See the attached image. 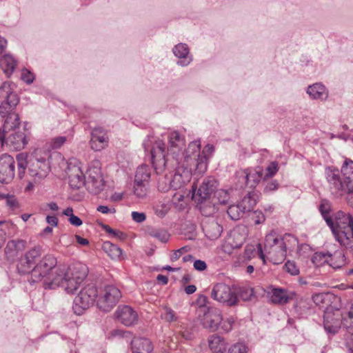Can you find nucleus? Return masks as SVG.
<instances>
[{
    "label": "nucleus",
    "mask_w": 353,
    "mask_h": 353,
    "mask_svg": "<svg viewBox=\"0 0 353 353\" xmlns=\"http://www.w3.org/2000/svg\"><path fill=\"white\" fill-rule=\"evenodd\" d=\"M345 345L349 353H353V333L346 336Z\"/></svg>",
    "instance_id": "nucleus-59"
},
{
    "label": "nucleus",
    "mask_w": 353,
    "mask_h": 353,
    "mask_svg": "<svg viewBox=\"0 0 353 353\" xmlns=\"http://www.w3.org/2000/svg\"><path fill=\"white\" fill-rule=\"evenodd\" d=\"M15 174V161L14 158L8 154H3L0 157V182L8 183Z\"/></svg>",
    "instance_id": "nucleus-17"
},
{
    "label": "nucleus",
    "mask_w": 353,
    "mask_h": 353,
    "mask_svg": "<svg viewBox=\"0 0 353 353\" xmlns=\"http://www.w3.org/2000/svg\"><path fill=\"white\" fill-rule=\"evenodd\" d=\"M150 179V169L148 165H141L137 169L134 181L137 183H149Z\"/></svg>",
    "instance_id": "nucleus-32"
},
{
    "label": "nucleus",
    "mask_w": 353,
    "mask_h": 353,
    "mask_svg": "<svg viewBox=\"0 0 353 353\" xmlns=\"http://www.w3.org/2000/svg\"><path fill=\"white\" fill-rule=\"evenodd\" d=\"M234 323L235 319L232 316L226 318L225 319H223V321L219 325V329H221L224 333H228L232 330Z\"/></svg>",
    "instance_id": "nucleus-44"
},
{
    "label": "nucleus",
    "mask_w": 353,
    "mask_h": 353,
    "mask_svg": "<svg viewBox=\"0 0 353 353\" xmlns=\"http://www.w3.org/2000/svg\"><path fill=\"white\" fill-rule=\"evenodd\" d=\"M252 219L255 224H261L265 221V216L261 211H254Z\"/></svg>",
    "instance_id": "nucleus-57"
},
{
    "label": "nucleus",
    "mask_w": 353,
    "mask_h": 353,
    "mask_svg": "<svg viewBox=\"0 0 353 353\" xmlns=\"http://www.w3.org/2000/svg\"><path fill=\"white\" fill-rule=\"evenodd\" d=\"M174 54L179 59L178 65L186 66L192 61V57L189 54V48L185 43H179L173 48Z\"/></svg>",
    "instance_id": "nucleus-23"
},
{
    "label": "nucleus",
    "mask_w": 353,
    "mask_h": 353,
    "mask_svg": "<svg viewBox=\"0 0 353 353\" xmlns=\"http://www.w3.org/2000/svg\"><path fill=\"white\" fill-rule=\"evenodd\" d=\"M28 171L36 183L46 177L50 172V166L46 159L33 157L29 159Z\"/></svg>",
    "instance_id": "nucleus-14"
},
{
    "label": "nucleus",
    "mask_w": 353,
    "mask_h": 353,
    "mask_svg": "<svg viewBox=\"0 0 353 353\" xmlns=\"http://www.w3.org/2000/svg\"><path fill=\"white\" fill-rule=\"evenodd\" d=\"M90 146L95 151L103 149L108 143V138L106 132L101 127H96L91 132Z\"/></svg>",
    "instance_id": "nucleus-21"
},
{
    "label": "nucleus",
    "mask_w": 353,
    "mask_h": 353,
    "mask_svg": "<svg viewBox=\"0 0 353 353\" xmlns=\"http://www.w3.org/2000/svg\"><path fill=\"white\" fill-rule=\"evenodd\" d=\"M16 65V60L9 54L3 55L0 59V66L8 77L14 72Z\"/></svg>",
    "instance_id": "nucleus-30"
},
{
    "label": "nucleus",
    "mask_w": 353,
    "mask_h": 353,
    "mask_svg": "<svg viewBox=\"0 0 353 353\" xmlns=\"http://www.w3.org/2000/svg\"><path fill=\"white\" fill-rule=\"evenodd\" d=\"M21 79L23 81L26 82L27 83H31L34 81V76L31 72H30L27 70H23L21 74Z\"/></svg>",
    "instance_id": "nucleus-58"
},
{
    "label": "nucleus",
    "mask_w": 353,
    "mask_h": 353,
    "mask_svg": "<svg viewBox=\"0 0 353 353\" xmlns=\"http://www.w3.org/2000/svg\"><path fill=\"white\" fill-rule=\"evenodd\" d=\"M148 233L150 236L154 237L163 243L167 242L169 239L168 233L164 230L150 228L148 230Z\"/></svg>",
    "instance_id": "nucleus-37"
},
{
    "label": "nucleus",
    "mask_w": 353,
    "mask_h": 353,
    "mask_svg": "<svg viewBox=\"0 0 353 353\" xmlns=\"http://www.w3.org/2000/svg\"><path fill=\"white\" fill-rule=\"evenodd\" d=\"M67 174L68 183L72 190H79L85 186V178L77 161L69 162Z\"/></svg>",
    "instance_id": "nucleus-16"
},
{
    "label": "nucleus",
    "mask_w": 353,
    "mask_h": 353,
    "mask_svg": "<svg viewBox=\"0 0 353 353\" xmlns=\"http://www.w3.org/2000/svg\"><path fill=\"white\" fill-rule=\"evenodd\" d=\"M193 159L196 161L194 174H203L205 173L208 168V157L204 153V151L201 153L199 152L197 155H194Z\"/></svg>",
    "instance_id": "nucleus-31"
},
{
    "label": "nucleus",
    "mask_w": 353,
    "mask_h": 353,
    "mask_svg": "<svg viewBox=\"0 0 353 353\" xmlns=\"http://www.w3.org/2000/svg\"><path fill=\"white\" fill-rule=\"evenodd\" d=\"M170 208L168 206V205L164 203L157 205L154 208L155 214L161 218L165 216V214L168 212Z\"/></svg>",
    "instance_id": "nucleus-50"
},
{
    "label": "nucleus",
    "mask_w": 353,
    "mask_h": 353,
    "mask_svg": "<svg viewBox=\"0 0 353 353\" xmlns=\"http://www.w3.org/2000/svg\"><path fill=\"white\" fill-rule=\"evenodd\" d=\"M239 296L244 301H251L252 297L254 296L253 288L249 287L240 288Z\"/></svg>",
    "instance_id": "nucleus-43"
},
{
    "label": "nucleus",
    "mask_w": 353,
    "mask_h": 353,
    "mask_svg": "<svg viewBox=\"0 0 353 353\" xmlns=\"http://www.w3.org/2000/svg\"><path fill=\"white\" fill-rule=\"evenodd\" d=\"M258 199L259 196L257 193L254 191H248L239 203L246 213L251 212L254 209Z\"/></svg>",
    "instance_id": "nucleus-28"
},
{
    "label": "nucleus",
    "mask_w": 353,
    "mask_h": 353,
    "mask_svg": "<svg viewBox=\"0 0 353 353\" xmlns=\"http://www.w3.org/2000/svg\"><path fill=\"white\" fill-rule=\"evenodd\" d=\"M248 347L243 343H236L228 350V353H247Z\"/></svg>",
    "instance_id": "nucleus-49"
},
{
    "label": "nucleus",
    "mask_w": 353,
    "mask_h": 353,
    "mask_svg": "<svg viewBox=\"0 0 353 353\" xmlns=\"http://www.w3.org/2000/svg\"><path fill=\"white\" fill-rule=\"evenodd\" d=\"M298 243L297 238L291 234L281 236L271 231L265 236L263 248L261 244L257 245V253L264 263L267 257L274 264H280L285 259L288 252H292Z\"/></svg>",
    "instance_id": "nucleus-3"
},
{
    "label": "nucleus",
    "mask_w": 353,
    "mask_h": 353,
    "mask_svg": "<svg viewBox=\"0 0 353 353\" xmlns=\"http://www.w3.org/2000/svg\"><path fill=\"white\" fill-rule=\"evenodd\" d=\"M227 213L232 220H239L245 214L241 206L237 204L230 205L227 210Z\"/></svg>",
    "instance_id": "nucleus-36"
},
{
    "label": "nucleus",
    "mask_w": 353,
    "mask_h": 353,
    "mask_svg": "<svg viewBox=\"0 0 353 353\" xmlns=\"http://www.w3.org/2000/svg\"><path fill=\"white\" fill-rule=\"evenodd\" d=\"M97 296L98 291L94 285L90 283L85 285L74 299V312L77 315L82 314L94 304Z\"/></svg>",
    "instance_id": "nucleus-7"
},
{
    "label": "nucleus",
    "mask_w": 353,
    "mask_h": 353,
    "mask_svg": "<svg viewBox=\"0 0 353 353\" xmlns=\"http://www.w3.org/2000/svg\"><path fill=\"white\" fill-rule=\"evenodd\" d=\"M85 265L77 263L68 266L57 265L43 284L45 289H55L59 286L65 288L68 293L73 294L88 275Z\"/></svg>",
    "instance_id": "nucleus-2"
},
{
    "label": "nucleus",
    "mask_w": 353,
    "mask_h": 353,
    "mask_svg": "<svg viewBox=\"0 0 353 353\" xmlns=\"http://www.w3.org/2000/svg\"><path fill=\"white\" fill-rule=\"evenodd\" d=\"M16 159L18 165V175L22 179L26 172V169L28 168L29 160H28V154L26 153H19L17 155Z\"/></svg>",
    "instance_id": "nucleus-35"
},
{
    "label": "nucleus",
    "mask_w": 353,
    "mask_h": 353,
    "mask_svg": "<svg viewBox=\"0 0 353 353\" xmlns=\"http://www.w3.org/2000/svg\"><path fill=\"white\" fill-rule=\"evenodd\" d=\"M238 183L240 187L254 189L263 179V170L261 168H247L239 171L236 174Z\"/></svg>",
    "instance_id": "nucleus-11"
},
{
    "label": "nucleus",
    "mask_w": 353,
    "mask_h": 353,
    "mask_svg": "<svg viewBox=\"0 0 353 353\" xmlns=\"http://www.w3.org/2000/svg\"><path fill=\"white\" fill-rule=\"evenodd\" d=\"M97 210L102 214H114L116 212V210L114 208H109L106 205H99L97 208Z\"/></svg>",
    "instance_id": "nucleus-61"
},
{
    "label": "nucleus",
    "mask_w": 353,
    "mask_h": 353,
    "mask_svg": "<svg viewBox=\"0 0 353 353\" xmlns=\"http://www.w3.org/2000/svg\"><path fill=\"white\" fill-rule=\"evenodd\" d=\"M279 184L276 180H273L270 182L267 183L265 185L263 192L264 193H270L275 191L279 188Z\"/></svg>",
    "instance_id": "nucleus-53"
},
{
    "label": "nucleus",
    "mask_w": 353,
    "mask_h": 353,
    "mask_svg": "<svg viewBox=\"0 0 353 353\" xmlns=\"http://www.w3.org/2000/svg\"><path fill=\"white\" fill-rule=\"evenodd\" d=\"M230 199V194L229 192L227 190L220 189L216 190L214 194V197L212 199V201H217V203H219L220 204L225 205L228 203V201Z\"/></svg>",
    "instance_id": "nucleus-41"
},
{
    "label": "nucleus",
    "mask_w": 353,
    "mask_h": 353,
    "mask_svg": "<svg viewBox=\"0 0 353 353\" xmlns=\"http://www.w3.org/2000/svg\"><path fill=\"white\" fill-rule=\"evenodd\" d=\"M271 301L274 304L284 305L294 299L296 296L294 292H290L285 289L275 288L270 292Z\"/></svg>",
    "instance_id": "nucleus-22"
},
{
    "label": "nucleus",
    "mask_w": 353,
    "mask_h": 353,
    "mask_svg": "<svg viewBox=\"0 0 353 353\" xmlns=\"http://www.w3.org/2000/svg\"><path fill=\"white\" fill-rule=\"evenodd\" d=\"M132 218L137 223H142L145 220L146 216L143 212H132Z\"/></svg>",
    "instance_id": "nucleus-56"
},
{
    "label": "nucleus",
    "mask_w": 353,
    "mask_h": 353,
    "mask_svg": "<svg viewBox=\"0 0 353 353\" xmlns=\"http://www.w3.org/2000/svg\"><path fill=\"white\" fill-rule=\"evenodd\" d=\"M66 141V137L63 136L57 137L52 139V147L54 149L59 148Z\"/></svg>",
    "instance_id": "nucleus-54"
},
{
    "label": "nucleus",
    "mask_w": 353,
    "mask_h": 353,
    "mask_svg": "<svg viewBox=\"0 0 353 353\" xmlns=\"http://www.w3.org/2000/svg\"><path fill=\"white\" fill-rule=\"evenodd\" d=\"M26 242L21 239L10 240L7 243L5 253L8 258H14L26 248Z\"/></svg>",
    "instance_id": "nucleus-26"
},
{
    "label": "nucleus",
    "mask_w": 353,
    "mask_h": 353,
    "mask_svg": "<svg viewBox=\"0 0 353 353\" xmlns=\"http://www.w3.org/2000/svg\"><path fill=\"white\" fill-rule=\"evenodd\" d=\"M194 268L198 271H203L207 268V265L204 261L198 259L194 262Z\"/></svg>",
    "instance_id": "nucleus-60"
},
{
    "label": "nucleus",
    "mask_w": 353,
    "mask_h": 353,
    "mask_svg": "<svg viewBox=\"0 0 353 353\" xmlns=\"http://www.w3.org/2000/svg\"><path fill=\"white\" fill-rule=\"evenodd\" d=\"M46 221L51 226H57L59 221L57 216L48 215L46 216Z\"/></svg>",
    "instance_id": "nucleus-64"
},
{
    "label": "nucleus",
    "mask_w": 353,
    "mask_h": 353,
    "mask_svg": "<svg viewBox=\"0 0 353 353\" xmlns=\"http://www.w3.org/2000/svg\"><path fill=\"white\" fill-rule=\"evenodd\" d=\"M162 319H163L167 322H174L177 321V316L176 315L175 312L171 309L170 307H165L164 308V312L161 314Z\"/></svg>",
    "instance_id": "nucleus-46"
},
{
    "label": "nucleus",
    "mask_w": 353,
    "mask_h": 353,
    "mask_svg": "<svg viewBox=\"0 0 353 353\" xmlns=\"http://www.w3.org/2000/svg\"><path fill=\"white\" fill-rule=\"evenodd\" d=\"M209 348L214 353H223L227 349V343L223 337L217 334L209 336L208 339Z\"/></svg>",
    "instance_id": "nucleus-27"
},
{
    "label": "nucleus",
    "mask_w": 353,
    "mask_h": 353,
    "mask_svg": "<svg viewBox=\"0 0 353 353\" xmlns=\"http://www.w3.org/2000/svg\"><path fill=\"white\" fill-rule=\"evenodd\" d=\"M185 183V181L183 179L181 174L176 172L172 179L170 181V186L173 190H178L183 187Z\"/></svg>",
    "instance_id": "nucleus-42"
},
{
    "label": "nucleus",
    "mask_w": 353,
    "mask_h": 353,
    "mask_svg": "<svg viewBox=\"0 0 353 353\" xmlns=\"http://www.w3.org/2000/svg\"><path fill=\"white\" fill-rule=\"evenodd\" d=\"M103 250L108 253L112 259H119L122 254V250L110 241L103 243Z\"/></svg>",
    "instance_id": "nucleus-34"
},
{
    "label": "nucleus",
    "mask_w": 353,
    "mask_h": 353,
    "mask_svg": "<svg viewBox=\"0 0 353 353\" xmlns=\"http://www.w3.org/2000/svg\"><path fill=\"white\" fill-rule=\"evenodd\" d=\"M131 348L132 353H151L153 345L150 339L137 337L131 341Z\"/></svg>",
    "instance_id": "nucleus-25"
},
{
    "label": "nucleus",
    "mask_w": 353,
    "mask_h": 353,
    "mask_svg": "<svg viewBox=\"0 0 353 353\" xmlns=\"http://www.w3.org/2000/svg\"><path fill=\"white\" fill-rule=\"evenodd\" d=\"M43 252V250L40 245L34 246L26 252L18 265L19 272L22 274L30 273L34 266L42 259L41 257Z\"/></svg>",
    "instance_id": "nucleus-13"
},
{
    "label": "nucleus",
    "mask_w": 353,
    "mask_h": 353,
    "mask_svg": "<svg viewBox=\"0 0 353 353\" xmlns=\"http://www.w3.org/2000/svg\"><path fill=\"white\" fill-rule=\"evenodd\" d=\"M57 264V259L52 254L45 255L34 266L31 272L30 282L31 283L43 281L48 277L51 272Z\"/></svg>",
    "instance_id": "nucleus-8"
},
{
    "label": "nucleus",
    "mask_w": 353,
    "mask_h": 353,
    "mask_svg": "<svg viewBox=\"0 0 353 353\" xmlns=\"http://www.w3.org/2000/svg\"><path fill=\"white\" fill-rule=\"evenodd\" d=\"M114 318L125 326H132L138 321L137 312L129 305H119L115 312Z\"/></svg>",
    "instance_id": "nucleus-19"
},
{
    "label": "nucleus",
    "mask_w": 353,
    "mask_h": 353,
    "mask_svg": "<svg viewBox=\"0 0 353 353\" xmlns=\"http://www.w3.org/2000/svg\"><path fill=\"white\" fill-rule=\"evenodd\" d=\"M286 271L292 275H298L299 274V269L296 266L295 262L288 261L285 265Z\"/></svg>",
    "instance_id": "nucleus-51"
},
{
    "label": "nucleus",
    "mask_w": 353,
    "mask_h": 353,
    "mask_svg": "<svg viewBox=\"0 0 353 353\" xmlns=\"http://www.w3.org/2000/svg\"><path fill=\"white\" fill-rule=\"evenodd\" d=\"M195 329L192 325L182 327L181 336L185 340H192L194 337Z\"/></svg>",
    "instance_id": "nucleus-45"
},
{
    "label": "nucleus",
    "mask_w": 353,
    "mask_h": 353,
    "mask_svg": "<svg viewBox=\"0 0 353 353\" xmlns=\"http://www.w3.org/2000/svg\"><path fill=\"white\" fill-rule=\"evenodd\" d=\"M203 230L208 239L215 240L221 236L223 228L216 220L212 219L203 223Z\"/></svg>",
    "instance_id": "nucleus-24"
},
{
    "label": "nucleus",
    "mask_w": 353,
    "mask_h": 353,
    "mask_svg": "<svg viewBox=\"0 0 353 353\" xmlns=\"http://www.w3.org/2000/svg\"><path fill=\"white\" fill-rule=\"evenodd\" d=\"M231 239H228L225 243L223 245L224 252L230 253L231 249L240 248L241 247L242 243L233 244L231 242Z\"/></svg>",
    "instance_id": "nucleus-55"
},
{
    "label": "nucleus",
    "mask_w": 353,
    "mask_h": 353,
    "mask_svg": "<svg viewBox=\"0 0 353 353\" xmlns=\"http://www.w3.org/2000/svg\"><path fill=\"white\" fill-rule=\"evenodd\" d=\"M97 305L105 312H110L118 303L121 297L119 289L114 285H109L98 292Z\"/></svg>",
    "instance_id": "nucleus-9"
},
{
    "label": "nucleus",
    "mask_w": 353,
    "mask_h": 353,
    "mask_svg": "<svg viewBox=\"0 0 353 353\" xmlns=\"http://www.w3.org/2000/svg\"><path fill=\"white\" fill-rule=\"evenodd\" d=\"M88 179L85 180V188L90 193L98 194L104 187V181L100 168H90L88 171Z\"/></svg>",
    "instance_id": "nucleus-15"
},
{
    "label": "nucleus",
    "mask_w": 353,
    "mask_h": 353,
    "mask_svg": "<svg viewBox=\"0 0 353 353\" xmlns=\"http://www.w3.org/2000/svg\"><path fill=\"white\" fill-rule=\"evenodd\" d=\"M68 221L72 225L77 227L81 225L83 223L81 219L74 214L69 218Z\"/></svg>",
    "instance_id": "nucleus-62"
},
{
    "label": "nucleus",
    "mask_w": 353,
    "mask_h": 353,
    "mask_svg": "<svg viewBox=\"0 0 353 353\" xmlns=\"http://www.w3.org/2000/svg\"><path fill=\"white\" fill-rule=\"evenodd\" d=\"M212 205H208V201H204L202 203H200V211L203 216H210L216 212V202L212 201Z\"/></svg>",
    "instance_id": "nucleus-40"
},
{
    "label": "nucleus",
    "mask_w": 353,
    "mask_h": 353,
    "mask_svg": "<svg viewBox=\"0 0 353 353\" xmlns=\"http://www.w3.org/2000/svg\"><path fill=\"white\" fill-rule=\"evenodd\" d=\"M148 183H137V181L134 182V194L139 199H143L146 196L148 190Z\"/></svg>",
    "instance_id": "nucleus-38"
},
{
    "label": "nucleus",
    "mask_w": 353,
    "mask_h": 353,
    "mask_svg": "<svg viewBox=\"0 0 353 353\" xmlns=\"http://www.w3.org/2000/svg\"><path fill=\"white\" fill-rule=\"evenodd\" d=\"M296 312L299 315H303L309 310L307 304L304 301H300L299 303L294 305Z\"/></svg>",
    "instance_id": "nucleus-52"
},
{
    "label": "nucleus",
    "mask_w": 353,
    "mask_h": 353,
    "mask_svg": "<svg viewBox=\"0 0 353 353\" xmlns=\"http://www.w3.org/2000/svg\"><path fill=\"white\" fill-rule=\"evenodd\" d=\"M217 186L218 182L214 176L205 178L197 189L196 197H198V202L202 203L210 200L211 195L216 191Z\"/></svg>",
    "instance_id": "nucleus-18"
},
{
    "label": "nucleus",
    "mask_w": 353,
    "mask_h": 353,
    "mask_svg": "<svg viewBox=\"0 0 353 353\" xmlns=\"http://www.w3.org/2000/svg\"><path fill=\"white\" fill-rule=\"evenodd\" d=\"M341 173L343 180L341 179L338 169L328 168L325 171L326 179L333 193L337 196L347 193V199L350 202V196L353 197V161L345 160L341 167Z\"/></svg>",
    "instance_id": "nucleus-5"
},
{
    "label": "nucleus",
    "mask_w": 353,
    "mask_h": 353,
    "mask_svg": "<svg viewBox=\"0 0 353 353\" xmlns=\"http://www.w3.org/2000/svg\"><path fill=\"white\" fill-rule=\"evenodd\" d=\"M212 298L227 306H234L239 302V298L235 292L232 291L230 285L219 283L213 286L211 292Z\"/></svg>",
    "instance_id": "nucleus-10"
},
{
    "label": "nucleus",
    "mask_w": 353,
    "mask_h": 353,
    "mask_svg": "<svg viewBox=\"0 0 353 353\" xmlns=\"http://www.w3.org/2000/svg\"><path fill=\"white\" fill-rule=\"evenodd\" d=\"M332 260V254L329 252H316L312 256L311 261L315 266H322L325 263H330Z\"/></svg>",
    "instance_id": "nucleus-33"
},
{
    "label": "nucleus",
    "mask_w": 353,
    "mask_h": 353,
    "mask_svg": "<svg viewBox=\"0 0 353 353\" xmlns=\"http://www.w3.org/2000/svg\"><path fill=\"white\" fill-rule=\"evenodd\" d=\"M207 302H208V297L203 294H200L196 299V304L199 307L205 306Z\"/></svg>",
    "instance_id": "nucleus-63"
},
{
    "label": "nucleus",
    "mask_w": 353,
    "mask_h": 353,
    "mask_svg": "<svg viewBox=\"0 0 353 353\" xmlns=\"http://www.w3.org/2000/svg\"><path fill=\"white\" fill-rule=\"evenodd\" d=\"M342 312L333 305L326 307L323 315L325 330L331 334H336L341 326Z\"/></svg>",
    "instance_id": "nucleus-12"
},
{
    "label": "nucleus",
    "mask_w": 353,
    "mask_h": 353,
    "mask_svg": "<svg viewBox=\"0 0 353 353\" xmlns=\"http://www.w3.org/2000/svg\"><path fill=\"white\" fill-rule=\"evenodd\" d=\"M222 321L223 316L219 310H208L203 315L202 325L204 328L211 332H216L219 329V325Z\"/></svg>",
    "instance_id": "nucleus-20"
},
{
    "label": "nucleus",
    "mask_w": 353,
    "mask_h": 353,
    "mask_svg": "<svg viewBox=\"0 0 353 353\" xmlns=\"http://www.w3.org/2000/svg\"><path fill=\"white\" fill-rule=\"evenodd\" d=\"M14 85L4 82L0 87V114L6 118L3 125V144L15 150H20L28 144V135L23 132L17 131L19 125V117L12 110L19 103V99L14 92Z\"/></svg>",
    "instance_id": "nucleus-1"
},
{
    "label": "nucleus",
    "mask_w": 353,
    "mask_h": 353,
    "mask_svg": "<svg viewBox=\"0 0 353 353\" xmlns=\"http://www.w3.org/2000/svg\"><path fill=\"white\" fill-rule=\"evenodd\" d=\"M170 151L172 154L166 152L165 144L161 140L155 141L150 149L152 165L157 174H162L165 170L170 171L175 170L179 165V160L174 154L177 149L179 152L184 145V138L176 132H172L169 135Z\"/></svg>",
    "instance_id": "nucleus-4"
},
{
    "label": "nucleus",
    "mask_w": 353,
    "mask_h": 353,
    "mask_svg": "<svg viewBox=\"0 0 353 353\" xmlns=\"http://www.w3.org/2000/svg\"><path fill=\"white\" fill-rule=\"evenodd\" d=\"M278 170V163L276 161L271 162L265 169L266 173L265 174H263V180L269 177H272L276 174Z\"/></svg>",
    "instance_id": "nucleus-47"
},
{
    "label": "nucleus",
    "mask_w": 353,
    "mask_h": 353,
    "mask_svg": "<svg viewBox=\"0 0 353 353\" xmlns=\"http://www.w3.org/2000/svg\"><path fill=\"white\" fill-rule=\"evenodd\" d=\"M341 325L347 330L349 334L353 333V305L347 312V316L342 315Z\"/></svg>",
    "instance_id": "nucleus-39"
},
{
    "label": "nucleus",
    "mask_w": 353,
    "mask_h": 353,
    "mask_svg": "<svg viewBox=\"0 0 353 353\" xmlns=\"http://www.w3.org/2000/svg\"><path fill=\"white\" fill-rule=\"evenodd\" d=\"M323 205H321L320 211L335 238L341 245H347L353 234V217L349 213L339 211L333 219L323 210Z\"/></svg>",
    "instance_id": "nucleus-6"
},
{
    "label": "nucleus",
    "mask_w": 353,
    "mask_h": 353,
    "mask_svg": "<svg viewBox=\"0 0 353 353\" xmlns=\"http://www.w3.org/2000/svg\"><path fill=\"white\" fill-rule=\"evenodd\" d=\"M307 93L314 99H326L327 92L325 87L321 83H314L308 86Z\"/></svg>",
    "instance_id": "nucleus-29"
},
{
    "label": "nucleus",
    "mask_w": 353,
    "mask_h": 353,
    "mask_svg": "<svg viewBox=\"0 0 353 353\" xmlns=\"http://www.w3.org/2000/svg\"><path fill=\"white\" fill-rule=\"evenodd\" d=\"M103 229L108 234L112 235L113 237L120 240H124L126 238V234L121 231L114 230L108 225H103Z\"/></svg>",
    "instance_id": "nucleus-48"
}]
</instances>
